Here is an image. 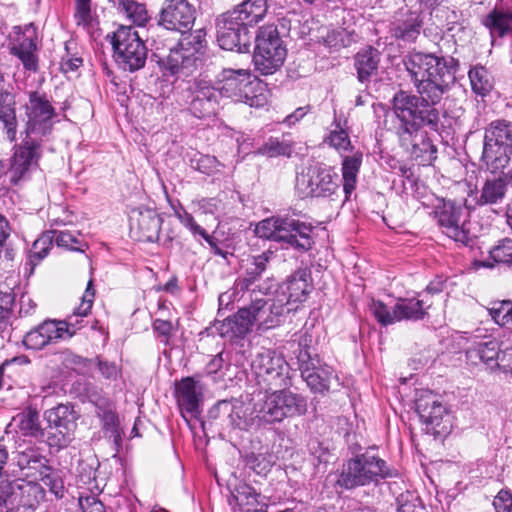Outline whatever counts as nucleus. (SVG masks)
I'll return each instance as SVG.
<instances>
[{
  "instance_id": "obj_1",
  "label": "nucleus",
  "mask_w": 512,
  "mask_h": 512,
  "mask_svg": "<svg viewBox=\"0 0 512 512\" xmlns=\"http://www.w3.org/2000/svg\"><path fill=\"white\" fill-rule=\"evenodd\" d=\"M403 64L419 96L402 90L394 95L395 133L402 145L412 147L416 157L435 153L436 148L423 135L422 147L416 140L423 127L438 131L440 115L435 105L455 84L459 60L436 52L412 50L403 58Z\"/></svg>"
},
{
  "instance_id": "obj_2",
  "label": "nucleus",
  "mask_w": 512,
  "mask_h": 512,
  "mask_svg": "<svg viewBox=\"0 0 512 512\" xmlns=\"http://www.w3.org/2000/svg\"><path fill=\"white\" fill-rule=\"evenodd\" d=\"M25 116L18 128L17 141L13 146L9 172L14 183L25 179L39 166L44 153V142L53 131L55 108L46 94L33 91L29 93L24 106Z\"/></svg>"
},
{
  "instance_id": "obj_3",
  "label": "nucleus",
  "mask_w": 512,
  "mask_h": 512,
  "mask_svg": "<svg viewBox=\"0 0 512 512\" xmlns=\"http://www.w3.org/2000/svg\"><path fill=\"white\" fill-rule=\"evenodd\" d=\"M267 12L266 0H246L216 19L219 46L227 51H250L252 34L249 27L261 21Z\"/></svg>"
},
{
  "instance_id": "obj_4",
  "label": "nucleus",
  "mask_w": 512,
  "mask_h": 512,
  "mask_svg": "<svg viewBox=\"0 0 512 512\" xmlns=\"http://www.w3.org/2000/svg\"><path fill=\"white\" fill-rule=\"evenodd\" d=\"M94 297L95 290L93 288V280L90 279L81 303L74 309L73 314L63 321L45 320L37 327L31 329L24 336L23 344L25 347L27 349L40 350L59 339H70L79 329V321L77 318L88 315L92 308Z\"/></svg>"
},
{
  "instance_id": "obj_5",
  "label": "nucleus",
  "mask_w": 512,
  "mask_h": 512,
  "mask_svg": "<svg viewBox=\"0 0 512 512\" xmlns=\"http://www.w3.org/2000/svg\"><path fill=\"white\" fill-rule=\"evenodd\" d=\"M313 226L290 216H272L261 220L255 227V234L282 244L285 249L304 253L312 248Z\"/></svg>"
},
{
  "instance_id": "obj_6",
  "label": "nucleus",
  "mask_w": 512,
  "mask_h": 512,
  "mask_svg": "<svg viewBox=\"0 0 512 512\" xmlns=\"http://www.w3.org/2000/svg\"><path fill=\"white\" fill-rule=\"evenodd\" d=\"M397 474V471L390 468L385 460L367 450L343 464L337 479V485L350 490L396 477Z\"/></svg>"
},
{
  "instance_id": "obj_7",
  "label": "nucleus",
  "mask_w": 512,
  "mask_h": 512,
  "mask_svg": "<svg viewBox=\"0 0 512 512\" xmlns=\"http://www.w3.org/2000/svg\"><path fill=\"white\" fill-rule=\"evenodd\" d=\"M255 402L257 419L267 423L280 422L284 418L303 415L307 411V401L300 394L292 393L287 388L259 391Z\"/></svg>"
},
{
  "instance_id": "obj_8",
  "label": "nucleus",
  "mask_w": 512,
  "mask_h": 512,
  "mask_svg": "<svg viewBox=\"0 0 512 512\" xmlns=\"http://www.w3.org/2000/svg\"><path fill=\"white\" fill-rule=\"evenodd\" d=\"M467 200L438 199L434 206V218L442 233L455 242L465 246L470 245L476 238V233L470 221V208Z\"/></svg>"
},
{
  "instance_id": "obj_9",
  "label": "nucleus",
  "mask_w": 512,
  "mask_h": 512,
  "mask_svg": "<svg viewBox=\"0 0 512 512\" xmlns=\"http://www.w3.org/2000/svg\"><path fill=\"white\" fill-rule=\"evenodd\" d=\"M152 56L163 76L186 78L197 70L198 58L184 47L183 42L164 41L157 37L153 40Z\"/></svg>"
},
{
  "instance_id": "obj_10",
  "label": "nucleus",
  "mask_w": 512,
  "mask_h": 512,
  "mask_svg": "<svg viewBox=\"0 0 512 512\" xmlns=\"http://www.w3.org/2000/svg\"><path fill=\"white\" fill-rule=\"evenodd\" d=\"M116 64L124 71L135 72L145 66L148 49L132 26H120L108 34Z\"/></svg>"
},
{
  "instance_id": "obj_11",
  "label": "nucleus",
  "mask_w": 512,
  "mask_h": 512,
  "mask_svg": "<svg viewBox=\"0 0 512 512\" xmlns=\"http://www.w3.org/2000/svg\"><path fill=\"white\" fill-rule=\"evenodd\" d=\"M287 48L274 25L262 26L255 36L253 63L262 75H272L284 64Z\"/></svg>"
},
{
  "instance_id": "obj_12",
  "label": "nucleus",
  "mask_w": 512,
  "mask_h": 512,
  "mask_svg": "<svg viewBox=\"0 0 512 512\" xmlns=\"http://www.w3.org/2000/svg\"><path fill=\"white\" fill-rule=\"evenodd\" d=\"M512 156V122L492 121L485 129L482 159L492 172L503 170Z\"/></svg>"
},
{
  "instance_id": "obj_13",
  "label": "nucleus",
  "mask_w": 512,
  "mask_h": 512,
  "mask_svg": "<svg viewBox=\"0 0 512 512\" xmlns=\"http://www.w3.org/2000/svg\"><path fill=\"white\" fill-rule=\"evenodd\" d=\"M260 390L269 391L291 386L290 367L284 356L275 350L263 349L251 362Z\"/></svg>"
},
{
  "instance_id": "obj_14",
  "label": "nucleus",
  "mask_w": 512,
  "mask_h": 512,
  "mask_svg": "<svg viewBox=\"0 0 512 512\" xmlns=\"http://www.w3.org/2000/svg\"><path fill=\"white\" fill-rule=\"evenodd\" d=\"M311 336L305 333L301 336L296 354L298 368L301 377L314 393H325L329 390L333 377V369L328 365H322L317 354L312 353L310 343Z\"/></svg>"
},
{
  "instance_id": "obj_15",
  "label": "nucleus",
  "mask_w": 512,
  "mask_h": 512,
  "mask_svg": "<svg viewBox=\"0 0 512 512\" xmlns=\"http://www.w3.org/2000/svg\"><path fill=\"white\" fill-rule=\"evenodd\" d=\"M255 402L231 398L219 400L208 411V419L223 429L247 430L257 418Z\"/></svg>"
},
{
  "instance_id": "obj_16",
  "label": "nucleus",
  "mask_w": 512,
  "mask_h": 512,
  "mask_svg": "<svg viewBox=\"0 0 512 512\" xmlns=\"http://www.w3.org/2000/svg\"><path fill=\"white\" fill-rule=\"evenodd\" d=\"M339 188L338 174L319 163L307 167L296 178V190L302 198H330Z\"/></svg>"
},
{
  "instance_id": "obj_17",
  "label": "nucleus",
  "mask_w": 512,
  "mask_h": 512,
  "mask_svg": "<svg viewBox=\"0 0 512 512\" xmlns=\"http://www.w3.org/2000/svg\"><path fill=\"white\" fill-rule=\"evenodd\" d=\"M256 85L249 70L229 68L223 69L218 75L216 88L221 97L257 107L261 103L254 91Z\"/></svg>"
},
{
  "instance_id": "obj_18",
  "label": "nucleus",
  "mask_w": 512,
  "mask_h": 512,
  "mask_svg": "<svg viewBox=\"0 0 512 512\" xmlns=\"http://www.w3.org/2000/svg\"><path fill=\"white\" fill-rule=\"evenodd\" d=\"M48 423L46 437L47 444L53 448H64L73 439L77 427L78 413L70 404H59L44 413Z\"/></svg>"
},
{
  "instance_id": "obj_19",
  "label": "nucleus",
  "mask_w": 512,
  "mask_h": 512,
  "mask_svg": "<svg viewBox=\"0 0 512 512\" xmlns=\"http://www.w3.org/2000/svg\"><path fill=\"white\" fill-rule=\"evenodd\" d=\"M195 6L188 0H164L158 13V25L182 34L192 30L196 20Z\"/></svg>"
},
{
  "instance_id": "obj_20",
  "label": "nucleus",
  "mask_w": 512,
  "mask_h": 512,
  "mask_svg": "<svg viewBox=\"0 0 512 512\" xmlns=\"http://www.w3.org/2000/svg\"><path fill=\"white\" fill-rule=\"evenodd\" d=\"M188 89L191 93L189 110L196 118H209L216 115L221 96L211 81L202 78L194 79Z\"/></svg>"
},
{
  "instance_id": "obj_21",
  "label": "nucleus",
  "mask_w": 512,
  "mask_h": 512,
  "mask_svg": "<svg viewBox=\"0 0 512 512\" xmlns=\"http://www.w3.org/2000/svg\"><path fill=\"white\" fill-rule=\"evenodd\" d=\"M415 409L428 431L435 435L447 432L444 424L447 411L437 395L429 390H421L416 395Z\"/></svg>"
},
{
  "instance_id": "obj_22",
  "label": "nucleus",
  "mask_w": 512,
  "mask_h": 512,
  "mask_svg": "<svg viewBox=\"0 0 512 512\" xmlns=\"http://www.w3.org/2000/svg\"><path fill=\"white\" fill-rule=\"evenodd\" d=\"M263 293H250L248 305L251 318L254 325L257 324L260 328L269 329L273 328L280 323V318L285 312H290L293 308L284 305V299L276 297L275 299H265L260 297Z\"/></svg>"
},
{
  "instance_id": "obj_23",
  "label": "nucleus",
  "mask_w": 512,
  "mask_h": 512,
  "mask_svg": "<svg viewBox=\"0 0 512 512\" xmlns=\"http://www.w3.org/2000/svg\"><path fill=\"white\" fill-rule=\"evenodd\" d=\"M161 225L162 219L154 209L140 207L131 212L130 228L139 241H157Z\"/></svg>"
},
{
  "instance_id": "obj_24",
  "label": "nucleus",
  "mask_w": 512,
  "mask_h": 512,
  "mask_svg": "<svg viewBox=\"0 0 512 512\" xmlns=\"http://www.w3.org/2000/svg\"><path fill=\"white\" fill-rule=\"evenodd\" d=\"M312 288L310 270L300 268L279 286L277 296L284 299V305L287 307L292 303H302L306 301Z\"/></svg>"
},
{
  "instance_id": "obj_25",
  "label": "nucleus",
  "mask_w": 512,
  "mask_h": 512,
  "mask_svg": "<svg viewBox=\"0 0 512 512\" xmlns=\"http://www.w3.org/2000/svg\"><path fill=\"white\" fill-rule=\"evenodd\" d=\"M175 396L182 413L197 418L201 413L203 387L195 377H185L176 384Z\"/></svg>"
},
{
  "instance_id": "obj_26",
  "label": "nucleus",
  "mask_w": 512,
  "mask_h": 512,
  "mask_svg": "<svg viewBox=\"0 0 512 512\" xmlns=\"http://www.w3.org/2000/svg\"><path fill=\"white\" fill-rule=\"evenodd\" d=\"M273 257L274 252L271 250H266L261 254L252 256L244 276L236 280V289L248 290V295L250 293L255 295L256 293H267L271 289L270 286H255V283L260 280L263 273L267 270L268 264Z\"/></svg>"
},
{
  "instance_id": "obj_27",
  "label": "nucleus",
  "mask_w": 512,
  "mask_h": 512,
  "mask_svg": "<svg viewBox=\"0 0 512 512\" xmlns=\"http://www.w3.org/2000/svg\"><path fill=\"white\" fill-rule=\"evenodd\" d=\"M423 15L418 10H401L392 24L393 36L403 42H415L421 33Z\"/></svg>"
},
{
  "instance_id": "obj_28",
  "label": "nucleus",
  "mask_w": 512,
  "mask_h": 512,
  "mask_svg": "<svg viewBox=\"0 0 512 512\" xmlns=\"http://www.w3.org/2000/svg\"><path fill=\"white\" fill-rule=\"evenodd\" d=\"M248 306H244L232 317H227L223 321H215L214 330L224 338L234 339L242 338L248 334L254 325Z\"/></svg>"
},
{
  "instance_id": "obj_29",
  "label": "nucleus",
  "mask_w": 512,
  "mask_h": 512,
  "mask_svg": "<svg viewBox=\"0 0 512 512\" xmlns=\"http://www.w3.org/2000/svg\"><path fill=\"white\" fill-rule=\"evenodd\" d=\"M228 502L233 512H267L260 493L246 483H239L231 489Z\"/></svg>"
},
{
  "instance_id": "obj_30",
  "label": "nucleus",
  "mask_w": 512,
  "mask_h": 512,
  "mask_svg": "<svg viewBox=\"0 0 512 512\" xmlns=\"http://www.w3.org/2000/svg\"><path fill=\"white\" fill-rule=\"evenodd\" d=\"M353 61L358 81L367 88L372 78L378 75L381 52L372 46H367L354 55Z\"/></svg>"
},
{
  "instance_id": "obj_31",
  "label": "nucleus",
  "mask_w": 512,
  "mask_h": 512,
  "mask_svg": "<svg viewBox=\"0 0 512 512\" xmlns=\"http://www.w3.org/2000/svg\"><path fill=\"white\" fill-rule=\"evenodd\" d=\"M95 408L105 435H109L116 445H120L122 441L120 422L114 404L105 398H100L95 403Z\"/></svg>"
},
{
  "instance_id": "obj_32",
  "label": "nucleus",
  "mask_w": 512,
  "mask_h": 512,
  "mask_svg": "<svg viewBox=\"0 0 512 512\" xmlns=\"http://www.w3.org/2000/svg\"><path fill=\"white\" fill-rule=\"evenodd\" d=\"M16 101L13 94L7 91L0 92V124L11 142L17 141L18 122L16 118Z\"/></svg>"
},
{
  "instance_id": "obj_33",
  "label": "nucleus",
  "mask_w": 512,
  "mask_h": 512,
  "mask_svg": "<svg viewBox=\"0 0 512 512\" xmlns=\"http://www.w3.org/2000/svg\"><path fill=\"white\" fill-rule=\"evenodd\" d=\"M16 464L21 470L33 469L39 476L35 479L41 480L43 483H48V471L50 466L47 464L48 460L43 456L35 447H28L23 451L17 452L15 457Z\"/></svg>"
},
{
  "instance_id": "obj_34",
  "label": "nucleus",
  "mask_w": 512,
  "mask_h": 512,
  "mask_svg": "<svg viewBox=\"0 0 512 512\" xmlns=\"http://www.w3.org/2000/svg\"><path fill=\"white\" fill-rule=\"evenodd\" d=\"M501 351L499 342L496 339H489L469 348L466 356L474 363H477V360H479L487 367L493 369L499 367Z\"/></svg>"
},
{
  "instance_id": "obj_35",
  "label": "nucleus",
  "mask_w": 512,
  "mask_h": 512,
  "mask_svg": "<svg viewBox=\"0 0 512 512\" xmlns=\"http://www.w3.org/2000/svg\"><path fill=\"white\" fill-rule=\"evenodd\" d=\"M432 303L425 299V296L419 298H400L395 304L398 322L402 320L418 321L425 318L427 310Z\"/></svg>"
},
{
  "instance_id": "obj_36",
  "label": "nucleus",
  "mask_w": 512,
  "mask_h": 512,
  "mask_svg": "<svg viewBox=\"0 0 512 512\" xmlns=\"http://www.w3.org/2000/svg\"><path fill=\"white\" fill-rule=\"evenodd\" d=\"M481 23L489 30L492 37H503L512 29V12L495 6L483 16Z\"/></svg>"
},
{
  "instance_id": "obj_37",
  "label": "nucleus",
  "mask_w": 512,
  "mask_h": 512,
  "mask_svg": "<svg viewBox=\"0 0 512 512\" xmlns=\"http://www.w3.org/2000/svg\"><path fill=\"white\" fill-rule=\"evenodd\" d=\"M362 161L363 154L360 151H356L351 156H344L342 159L343 191L347 199L356 188Z\"/></svg>"
},
{
  "instance_id": "obj_38",
  "label": "nucleus",
  "mask_w": 512,
  "mask_h": 512,
  "mask_svg": "<svg viewBox=\"0 0 512 512\" xmlns=\"http://www.w3.org/2000/svg\"><path fill=\"white\" fill-rule=\"evenodd\" d=\"M506 190L507 179L504 175L488 178L481 188L477 203L479 205L497 204L504 199Z\"/></svg>"
},
{
  "instance_id": "obj_39",
  "label": "nucleus",
  "mask_w": 512,
  "mask_h": 512,
  "mask_svg": "<svg viewBox=\"0 0 512 512\" xmlns=\"http://www.w3.org/2000/svg\"><path fill=\"white\" fill-rule=\"evenodd\" d=\"M37 45L33 38L24 37L11 47V53L22 63L24 69L29 72L38 70Z\"/></svg>"
},
{
  "instance_id": "obj_40",
  "label": "nucleus",
  "mask_w": 512,
  "mask_h": 512,
  "mask_svg": "<svg viewBox=\"0 0 512 512\" xmlns=\"http://www.w3.org/2000/svg\"><path fill=\"white\" fill-rule=\"evenodd\" d=\"M472 91L480 96L488 95L494 86V79L488 69L482 65L473 66L468 73Z\"/></svg>"
},
{
  "instance_id": "obj_41",
  "label": "nucleus",
  "mask_w": 512,
  "mask_h": 512,
  "mask_svg": "<svg viewBox=\"0 0 512 512\" xmlns=\"http://www.w3.org/2000/svg\"><path fill=\"white\" fill-rule=\"evenodd\" d=\"M17 426L25 436L39 438L44 436V430L41 428L39 421V413L31 408L17 414L14 418Z\"/></svg>"
},
{
  "instance_id": "obj_42",
  "label": "nucleus",
  "mask_w": 512,
  "mask_h": 512,
  "mask_svg": "<svg viewBox=\"0 0 512 512\" xmlns=\"http://www.w3.org/2000/svg\"><path fill=\"white\" fill-rule=\"evenodd\" d=\"M60 363L69 370H72L78 374H89L94 367L93 359L83 358L79 355L74 354L70 350L61 351L58 354Z\"/></svg>"
},
{
  "instance_id": "obj_43",
  "label": "nucleus",
  "mask_w": 512,
  "mask_h": 512,
  "mask_svg": "<svg viewBox=\"0 0 512 512\" xmlns=\"http://www.w3.org/2000/svg\"><path fill=\"white\" fill-rule=\"evenodd\" d=\"M291 153V143L285 139H279L276 137H270L266 142L258 147L256 151H254V154L256 155L267 156L269 158L278 156L289 157Z\"/></svg>"
},
{
  "instance_id": "obj_44",
  "label": "nucleus",
  "mask_w": 512,
  "mask_h": 512,
  "mask_svg": "<svg viewBox=\"0 0 512 512\" xmlns=\"http://www.w3.org/2000/svg\"><path fill=\"white\" fill-rule=\"evenodd\" d=\"M55 237L54 231H46L42 233L33 243L32 248L30 249V263L35 266L37 265L42 259H44L50 248L53 245Z\"/></svg>"
},
{
  "instance_id": "obj_45",
  "label": "nucleus",
  "mask_w": 512,
  "mask_h": 512,
  "mask_svg": "<svg viewBox=\"0 0 512 512\" xmlns=\"http://www.w3.org/2000/svg\"><path fill=\"white\" fill-rule=\"evenodd\" d=\"M15 297L13 288L8 285L0 286V330H5L9 325Z\"/></svg>"
},
{
  "instance_id": "obj_46",
  "label": "nucleus",
  "mask_w": 512,
  "mask_h": 512,
  "mask_svg": "<svg viewBox=\"0 0 512 512\" xmlns=\"http://www.w3.org/2000/svg\"><path fill=\"white\" fill-rule=\"evenodd\" d=\"M489 315L495 323L502 327L512 326V301H494L488 308Z\"/></svg>"
},
{
  "instance_id": "obj_47",
  "label": "nucleus",
  "mask_w": 512,
  "mask_h": 512,
  "mask_svg": "<svg viewBox=\"0 0 512 512\" xmlns=\"http://www.w3.org/2000/svg\"><path fill=\"white\" fill-rule=\"evenodd\" d=\"M74 20L77 26L84 29L94 28L97 20L92 13L91 0H75Z\"/></svg>"
},
{
  "instance_id": "obj_48",
  "label": "nucleus",
  "mask_w": 512,
  "mask_h": 512,
  "mask_svg": "<svg viewBox=\"0 0 512 512\" xmlns=\"http://www.w3.org/2000/svg\"><path fill=\"white\" fill-rule=\"evenodd\" d=\"M118 12L138 26H144L149 20L145 4L138 3L134 0H129Z\"/></svg>"
},
{
  "instance_id": "obj_49",
  "label": "nucleus",
  "mask_w": 512,
  "mask_h": 512,
  "mask_svg": "<svg viewBox=\"0 0 512 512\" xmlns=\"http://www.w3.org/2000/svg\"><path fill=\"white\" fill-rule=\"evenodd\" d=\"M370 312L382 326L392 325L398 322L395 306L392 310L380 300H372L369 305Z\"/></svg>"
},
{
  "instance_id": "obj_50",
  "label": "nucleus",
  "mask_w": 512,
  "mask_h": 512,
  "mask_svg": "<svg viewBox=\"0 0 512 512\" xmlns=\"http://www.w3.org/2000/svg\"><path fill=\"white\" fill-rule=\"evenodd\" d=\"M490 257L497 263L512 266V239L504 238L490 251Z\"/></svg>"
},
{
  "instance_id": "obj_51",
  "label": "nucleus",
  "mask_w": 512,
  "mask_h": 512,
  "mask_svg": "<svg viewBox=\"0 0 512 512\" xmlns=\"http://www.w3.org/2000/svg\"><path fill=\"white\" fill-rule=\"evenodd\" d=\"M327 140L339 153L347 152L352 148L348 132L341 128L339 123H336L335 129L330 132Z\"/></svg>"
},
{
  "instance_id": "obj_52",
  "label": "nucleus",
  "mask_w": 512,
  "mask_h": 512,
  "mask_svg": "<svg viewBox=\"0 0 512 512\" xmlns=\"http://www.w3.org/2000/svg\"><path fill=\"white\" fill-rule=\"evenodd\" d=\"M17 488L21 492L18 506L34 508L38 503L37 494L41 493L40 487L33 482H27L25 484L17 485Z\"/></svg>"
},
{
  "instance_id": "obj_53",
  "label": "nucleus",
  "mask_w": 512,
  "mask_h": 512,
  "mask_svg": "<svg viewBox=\"0 0 512 512\" xmlns=\"http://www.w3.org/2000/svg\"><path fill=\"white\" fill-rule=\"evenodd\" d=\"M225 365H229L228 360L224 358V353L220 352L213 356L206 364L204 373L206 376L211 377L214 382H218L224 378L222 370Z\"/></svg>"
},
{
  "instance_id": "obj_54",
  "label": "nucleus",
  "mask_w": 512,
  "mask_h": 512,
  "mask_svg": "<svg viewBox=\"0 0 512 512\" xmlns=\"http://www.w3.org/2000/svg\"><path fill=\"white\" fill-rule=\"evenodd\" d=\"M180 42H183L184 47L189 49L195 56L196 53H199L206 46V31L203 28L197 29Z\"/></svg>"
},
{
  "instance_id": "obj_55",
  "label": "nucleus",
  "mask_w": 512,
  "mask_h": 512,
  "mask_svg": "<svg viewBox=\"0 0 512 512\" xmlns=\"http://www.w3.org/2000/svg\"><path fill=\"white\" fill-rule=\"evenodd\" d=\"M15 495L14 485L8 480L0 481V512H12L14 505L12 497Z\"/></svg>"
},
{
  "instance_id": "obj_56",
  "label": "nucleus",
  "mask_w": 512,
  "mask_h": 512,
  "mask_svg": "<svg viewBox=\"0 0 512 512\" xmlns=\"http://www.w3.org/2000/svg\"><path fill=\"white\" fill-rule=\"evenodd\" d=\"M218 160L214 156L199 155L198 158L191 160V166L203 174L210 175L217 170Z\"/></svg>"
},
{
  "instance_id": "obj_57",
  "label": "nucleus",
  "mask_w": 512,
  "mask_h": 512,
  "mask_svg": "<svg viewBox=\"0 0 512 512\" xmlns=\"http://www.w3.org/2000/svg\"><path fill=\"white\" fill-rule=\"evenodd\" d=\"M398 512H424L419 497L413 494H401L398 498Z\"/></svg>"
},
{
  "instance_id": "obj_58",
  "label": "nucleus",
  "mask_w": 512,
  "mask_h": 512,
  "mask_svg": "<svg viewBox=\"0 0 512 512\" xmlns=\"http://www.w3.org/2000/svg\"><path fill=\"white\" fill-rule=\"evenodd\" d=\"M152 328L158 337H161V342L164 345H169L170 338L173 332V324L170 321L155 319L152 323Z\"/></svg>"
},
{
  "instance_id": "obj_59",
  "label": "nucleus",
  "mask_w": 512,
  "mask_h": 512,
  "mask_svg": "<svg viewBox=\"0 0 512 512\" xmlns=\"http://www.w3.org/2000/svg\"><path fill=\"white\" fill-rule=\"evenodd\" d=\"M242 299L248 300V290L236 289L235 282L230 290L220 294L218 301L220 307H228L231 302L240 301Z\"/></svg>"
},
{
  "instance_id": "obj_60",
  "label": "nucleus",
  "mask_w": 512,
  "mask_h": 512,
  "mask_svg": "<svg viewBox=\"0 0 512 512\" xmlns=\"http://www.w3.org/2000/svg\"><path fill=\"white\" fill-rule=\"evenodd\" d=\"M496 512H512V494L507 490H501L493 500Z\"/></svg>"
},
{
  "instance_id": "obj_61",
  "label": "nucleus",
  "mask_w": 512,
  "mask_h": 512,
  "mask_svg": "<svg viewBox=\"0 0 512 512\" xmlns=\"http://www.w3.org/2000/svg\"><path fill=\"white\" fill-rule=\"evenodd\" d=\"M245 464L257 474L266 472L268 468V462L266 461L265 457L262 455H256L254 453H251L245 457Z\"/></svg>"
},
{
  "instance_id": "obj_62",
  "label": "nucleus",
  "mask_w": 512,
  "mask_h": 512,
  "mask_svg": "<svg viewBox=\"0 0 512 512\" xmlns=\"http://www.w3.org/2000/svg\"><path fill=\"white\" fill-rule=\"evenodd\" d=\"M53 231L55 232L54 241L56 242L57 246L68 249H76L74 244L78 243L77 236H75L70 231Z\"/></svg>"
},
{
  "instance_id": "obj_63",
  "label": "nucleus",
  "mask_w": 512,
  "mask_h": 512,
  "mask_svg": "<svg viewBox=\"0 0 512 512\" xmlns=\"http://www.w3.org/2000/svg\"><path fill=\"white\" fill-rule=\"evenodd\" d=\"M94 361V367L97 366L100 373L106 379H115L118 374V368L114 362L103 361L96 358Z\"/></svg>"
},
{
  "instance_id": "obj_64",
  "label": "nucleus",
  "mask_w": 512,
  "mask_h": 512,
  "mask_svg": "<svg viewBox=\"0 0 512 512\" xmlns=\"http://www.w3.org/2000/svg\"><path fill=\"white\" fill-rule=\"evenodd\" d=\"M80 506L84 512H105L102 502L93 496L81 498Z\"/></svg>"
}]
</instances>
